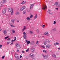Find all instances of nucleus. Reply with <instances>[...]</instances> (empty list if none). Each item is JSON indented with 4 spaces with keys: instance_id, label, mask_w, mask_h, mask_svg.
I'll list each match as a JSON object with an SVG mask.
<instances>
[{
    "instance_id": "obj_29",
    "label": "nucleus",
    "mask_w": 60,
    "mask_h": 60,
    "mask_svg": "<svg viewBox=\"0 0 60 60\" xmlns=\"http://www.w3.org/2000/svg\"><path fill=\"white\" fill-rule=\"evenodd\" d=\"M51 11L50 10H48L47 11V12L48 13H49L50 12H51Z\"/></svg>"
},
{
    "instance_id": "obj_64",
    "label": "nucleus",
    "mask_w": 60,
    "mask_h": 60,
    "mask_svg": "<svg viewBox=\"0 0 60 60\" xmlns=\"http://www.w3.org/2000/svg\"><path fill=\"white\" fill-rule=\"evenodd\" d=\"M22 57V56H20V58H21Z\"/></svg>"
},
{
    "instance_id": "obj_20",
    "label": "nucleus",
    "mask_w": 60,
    "mask_h": 60,
    "mask_svg": "<svg viewBox=\"0 0 60 60\" xmlns=\"http://www.w3.org/2000/svg\"><path fill=\"white\" fill-rule=\"evenodd\" d=\"M14 13V11H13V10H12L11 12V15H13Z\"/></svg>"
},
{
    "instance_id": "obj_47",
    "label": "nucleus",
    "mask_w": 60,
    "mask_h": 60,
    "mask_svg": "<svg viewBox=\"0 0 60 60\" xmlns=\"http://www.w3.org/2000/svg\"><path fill=\"white\" fill-rule=\"evenodd\" d=\"M56 28H54L53 29V30H54V31H56Z\"/></svg>"
},
{
    "instance_id": "obj_23",
    "label": "nucleus",
    "mask_w": 60,
    "mask_h": 60,
    "mask_svg": "<svg viewBox=\"0 0 60 60\" xmlns=\"http://www.w3.org/2000/svg\"><path fill=\"white\" fill-rule=\"evenodd\" d=\"M37 14H36L35 15V16L34 17V19H35L37 18Z\"/></svg>"
},
{
    "instance_id": "obj_49",
    "label": "nucleus",
    "mask_w": 60,
    "mask_h": 60,
    "mask_svg": "<svg viewBox=\"0 0 60 60\" xmlns=\"http://www.w3.org/2000/svg\"><path fill=\"white\" fill-rule=\"evenodd\" d=\"M56 44L57 45H59V43L58 42H56Z\"/></svg>"
},
{
    "instance_id": "obj_51",
    "label": "nucleus",
    "mask_w": 60,
    "mask_h": 60,
    "mask_svg": "<svg viewBox=\"0 0 60 60\" xmlns=\"http://www.w3.org/2000/svg\"><path fill=\"white\" fill-rule=\"evenodd\" d=\"M10 42H7V44H10Z\"/></svg>"
},
{
    "instance_id": "obj_35",
    "label": "nucleus",
    "mask_w": 60,
    "mask_h": 60,
    "mask_svg": "<svg viewBox=\"0 0 60 60\" xmlns=\"http://www.w3.org/2000/svg\"><path fill=\"white\" fill-rule=\"evenodd\" d=\"M19 45V44L18 43H16L15 44V47H17V46H18V45Z\"/></svg>"
},
{
    "instance_id": "obj_62",
    "label": "nucleus",
    "mask_w": 60,
    "mask_h": 60,
    "mask_svg": "<svg viewBox=\"0 0 60 60\" xmlns=\"http://www.w3.org/2000/svg\"><path fill=\"white\" fill-rule=\"evenodd\" d=\"M55 9H56V10H58V9L57 8H56Z\"/></svg>"
},
{
    "instance_id": "obj_39",
    "label": "nucleus",
    "mask_w": 60,
    "mask_h": 60,
    "mask_svg": "<svg viewBox=\"0 0 60 60\" xmlns=\"http://www.w3.org/2000/svg\"><path fill=\"white\" fill-rule=\"evenodd\" d=\"M57 7H59L60 6V4H58L57 5H56Z\"/></svg>"
},
{
    "instance_id": "obj_31",
    "label": "nucleus",
    "mask_w": 60,
    "mask_h": 60,
    "mask_svg": "<svg viewBox=\"0 0 60 60\" xmlns=\"http://www.w3.org/2000/svg\"><path fill=\"white\" fill-rule=\"evenodd\" d=\"M33 31H30V32H29V33L30 34H33Z\"/></svg>"
},
{
    "instance_id": "obj_46",
    "label": "nucleus",
    "mask_w": 60,
    "mask_h": 60,
    "mask_svg": "<svg viewBox=\"0 0 60 60\" xmlns=\"http://www.w3.org/2000/svg\"><path fill=\"white\" fill-rule=\"evenodd\" d=\"M47 42H48V43H50V41H47Z\"/></svg>"
},
{
    "instance_id": "obj_9",
    "label": "nucleus",
    "mask_w": 60,
    "mask_h": 60,
    "mask_svg": "<svg viewBox=\"0 0 60 60\" xmlns=\"http://www.w3.org/2000/svg\"><path fill=\"white\" fill-rule=\"evenodd\" d=\"M26 27L25 26H23V28L22 30V32H23V31H24L26 29Z\"/></svg>"
},
{
    "instance_id": "obj_58",
    "label": "nucleus",
    "mask_w": 60,
    "mask_h": 60,
    "mask_svg": "<svg viewBox=\"0 0 60 60\" xmlns=\"http://www.w3.org/2000/svg\"><path fill=\"white\" fill-rule=\"evenodd\" d=\"M49 14H51V15L52 14H53V13H52V12L50 13H50H49Z\"/></svg>"
},
{
    "instance_id": "obj_14",
    "label": "nucleus",
    "mask_w": 60,
    "mask_h": 60,
    "mask_svg": "<svg viewBox=\"0 0 60 60\" xmlns=\"http://www.w3.org/2000/svg\"><path fill=\"white\" fill-rule=\"evenodd\" d=\"M15 14L16 15H19V12L18 11H17L16 12Z\"/></svg>"
},
{
    "instance_id": "obj_5",
    "label": "nucleus",
    "mask_w": 60,
    "mask_h": 60,
    "mask_svg": "<svg viewBox=\"0 0 60 60\" xmlns=\"http://www.w3.org/2000/svg\"><path fill=\"white\" fill-rule=\"evenodd\" d=\"M47 49H49L50 48L51 45L49 44L46 45H45Z\"/></svg>"
},
{
    "instance_id": "obj_48",
    "label": "nucleus",
    "mask_w": 60,
    "mask_h": 60,
    "mask_svg": "<svg viewBox=\"0 0 60 60\" xmlns=\"http://www.w3.org/2000/svg\"><path fill=\"white\" fill-rule=\"evenodd\" d=\"M2 47V45H0V49H1V48Z\"/></svg>"
},
{
    "instance_id": "obj_45",
    "label": "nucleus",
    "mask_w": 60,
    "mask_h": 60,
    "mask_svg": "<svg viewBox=\"0 0 60 60\" xmlns=\"http://www.w3.org/2000/svg\"><path fill=\"white\" fill-rule=\"evenodd\" d=\"M5 57V56H3L2 57V59H4V58Z\"/></svg>"
},
{
    "instance_id": "obj_63",
    "label": "nucleus",
    "mask_w": 60,
    "mask_h": 60,
    "mask_svg": "<svg viewBox=\"0 0 60 60\" xmlns=\"http://www.w3.org/2000/svg\"><path fill=\"white\" fill-rule=\"evenodd\" d=\"M56 41V42H58V41L57 40Z\"/></svg>"
},
{
    "instance_id": "obj_2",
    "label": "nucleus",
    "mask_w": 60,
    "mask_h": 60,
    "mask_svg": "<svg viewBox=\"0 0 60 60\" xmlns=\"http://www.w3.org/2000/svg\"><path fill=\"white\" fill-rule=\"evenodd\" d=\"M6 12V9L5 8H4L3 9L2 13L3 14H4Z\"/></svg>"
},
{
    "instance_id": "obj_17",
    "label": "nucleus",
    "mask_w": 60,
    "mask_h": 60,
    "mask_svg": "<svg viewBox=\"0 0 60 60\" xmlns=\"http://www.w3.org/2000/svg\"><path fill=\"white\" fill-rule=\"evenodd\" d=\"M17 49H20V48H21V46L20 45H18V46L17 47Z\"/></svg>"
},
{
    "instance_id": "obj_30",
    "label": "nucleus",
    "mask_w": 60,
    "mask_h": 60,
    "mask_svg": "<svg viewBox=\"0 0 60 60\" xmlns=\"http://www.w3.org/2000/svg\"><path fill=\"white\" fill-rule=\"evenodd\" d=\"M58 4V2H56L54 4V5H57Z\"/></svg>"
},
{
    "instance_id": "obj_43",
    "label": "nucleus",
    "mask_w": 60,
    "mask_h": 60,
    "mask_svg": "<svg viewBox=\"0 0 60 60\" xmlns=\"http://www.w3.org/2000/svg\"><path fill=\"white\" fill-rule=\"evenodd\" d=\"M8 40H11V38H8L7 40V41H8Z\"/></svg>"
},
{
    "instance_id": "obj_33",
    "label": "nucleus",
    "mask_w": 60,
    "mask_h": 60,
    "mask_svg": "<svg viewBox=\"0 0 60 60\" xmlns=\"http://www.w3.org/2000/svg\"><path fill=\"white\" fill-rule=\"evenodd\" d=\"M12 33H15V30H14V29H13L12 30Z\"/></svg>"
},
{
    "instance_id": "obj_12",
    "label": "nucleus",
    "mask_w": 60,
    "mask_h": 60,
    "mask_svg": "<svg viewBox=\"0 0 60 60\" xmlns=\"http://www.w3.org/2000/svg\"><path fill=\"white\" fill-rule=\"evenodd\" d=\"M15 57L17 58V57H19V56L17 53H15L14 55Z\"/></svg>"
},
{
    "instance_id": "obj_27",
    "label": "nucleus",
    "mask_w": 60,
    "mask_h": 60,
    "mask_svg": "<svg viewBox=\"0 0 60 60\" xmlns=\"http://www.w3.org/2000/svg\"><path fill=\"white\" fill-rule=\"evenodd\" d=\"M26 3V2L25 1H23L22 2L21 4H25Z\"/></svg>"
},
{
    "instance_id": "obj_26",
    "label": "nucleus",
    "mask_w": 60,
    "mask_h": 60,
    "mask_svg": "<svg viewBox=\"0 0 60 60\" xmlns=\"http://www.w3.org/2000/svg\"><path fill=\"white\" fill-rule=\"evenodd\" d=\"M34 6V4H32L30 5V9H31V8L33 7V6Z\"/></svg>"
},
{
    "instance_id": "obj_57",
    "label": "nucleus",
    "mask_w": 60,
    "mask_h": 60,
    "mask_svg": "<svg viewBox=\"0 0 60 60\" xmlns=\"http://www.w3.org/2000/svg\"><path fill=\"white\" fill-rule=\"evenodd\" d=\"M38 41H37V42H36V43L37 44H38Z\"/></svg>"
},
{
    "instance_id": "obj_10",
    "label": "nucleus",
    "mask_w": 60,
    "mask_h": 60,
    "mask_svg": "<svg viewBox=\"0 0 60 60\" xmlns=\"http://www.w3.org/2000/svg\"><path fill=\"white\" fill-rule=\"evenodd\" d=\"M34 42H35V41H31L30 42V44L31 45H34Z\"/></svg>"
},
{
    "instance_id": "obj_34",
    "label": "nucleus",
    "mask_w": 60,
    "mask_h": 60,
    "mask_svg": "<svg viewBox=\"0 0 60 60\" xmlns=\"http://www.w3.org/2000/svg\"><path fill=\"white\" fill-rule=\"evenodd\" d=\"M43 52L44 53H47V52L45 50H43Z\"/></svg>"
},
{
    "instance_id": "obj_22",
    "label": "nucleus",
    "mask_w": 60,
    "mask_h": 60,
    "mask_svg": "<svg viewBox=\"0 0 60 60\" xmlns=\"http://www.w3.org/2000/svg\"><path fill=\"white\" fill-rule=\"evenodd\" d=\"M26 19L28 20H30L31 19L29 17H27L26 18Z\"/></svg>"
},
{
    "instance_id": "obj_50",
    "label": "nucleus",
    "mask_w": 60,
    "mask_h": 60,
    "mask_svg": "<svg viewBox=\"0 0 60 60\" xmlns=\"http://www.w3.org/2000/svg\"><path fill=\"white\" fill-rule=\"evenodd\" d=\"M14 38H15V39L14 40L15 41L16 40V37H14Z\"/></svg>"
},
{
    "instance_id": "obj_61",
    "label": "nucleus",
    "mask_w": 60,
    "mask_h": 60,
    "mask_svg": "<svg viewBox=\"0 0 60 60\" xmlns=\"http://www.w3.org/2000/svg\"><path fill=\"white\" fill-rule=\"evenodd\" d=\"M15 41L14 40H12L11 41V42H13V41Z\"/></svg>"
},
{
    "instance_id": "obj_8",
    "label": "nucleus",
    "mask_w": 60,
    "mask_h": 60,
    "mask_svg": "<svg viewBox=\"0 0 60 60\" xmlns=\"http://www.w3.org/2000/svg\"><path fill=\"white\" fill-rule=\"evenodd\" d=\"M3 32L5 35V36H6V35H7V32H6V30H4L3 31Z\"/></svg>"
},
{
    "instance_id": "obj_44",
    "label": "nucleus",
    "mask_w": 60,
    "mask_h": 60,
    "mask_svg": "<svg viewBox=\"0 0 60 60\" xmlns=\"http://www.w3.org/2000/svg\"><path fill=\"white\" fill-rule=\"evenodd\" d=\"M42 56H43V58H44L45 56L44 55V54H42Z\"/></svg>"
},
{
    "instance_id": "obj_42",
    "label": "nucleus",
    "mask_w": 60,
    "mask_h": 60,
    "mask_svg": "<svg viewBox=\"0 0 60 60\" xmlns=\"http://www.w3.org/2000/svg\"><path fill=\"white\" fill-rule=\"evenodd\" d=\"M56 22L55 21H54V22H53V24H54V25H55L56 24Z\"/></svg>"
},
{
    "instance_id": "obj_16",
    "label": "nucleus",
    "mask_w": 60,
    "mask_h": 60,
    "mask_svg": "<svg viewBox=\"0 0 60 60\" xmlns=\"http://www.w3.org/2000/svg\"><path fill=\"white\" fill-rule=\"evenodd\" d=\"M52 56L54 58H56V55L55 54H53L52 55Z\"/></svg>"
},
{
    "instance_id": "obj_7",
    "label": "nucleus",
    "mask_w": 60,
    "mask_h": 60,
    "mask_svg": "<svg viewBox=\"0 0 60 60\" xmlns=\"http://www.w3.org/2000/svg\"><path fill=\"white\" fill-rule=\"evenodd\" d=\"M25 8L26 7L25 6H23L21 8L20 11H23L24 9H25Z\"/></svg>"
},
{
    "instance_id": "obj_37",
    "label": "nucleus",
    "mask_w": 60,
    "mask_h": 60,
    "mask_svg": "<svg viewBox=\"0 0 60 60\" xmlns=\"http://www.w3.org/2000/svg\"><path fill=\"white\" fill-rule=\"evenodd\" d=\"M37 33H39V30L38 29L37 30Z\"/></svg>"
},
{
    "instance_id": "obj_19",
    "label": "nucleus",
    "mask_w": 60,
    "mask_h": 60,
    "mask_svg": "<svg viewBox=\"0 0 60 60\" xmlns=\"http://www.w3.org/2000/svg\"><path fill=\"white\" fill-rule=\"evenodd\" d=\"M48 56L47 55H45V56H44V58H48Z\"/></svg>"
},
{
    "instance_id": "obj_1",
    "label": "nucleus",
    "mask_w": 60,
    "mask_h": 60,
    "mask_svg": "<svg viewBox=\"0 0 60 60\" xmlns=\"http://www.w3.org/2000/svg\"><path fill=\"white\" fill-rule=\"evenodd\" d=\"M29 56L30 57L33 58L34 57V55L32 53H30L29 54Z\"/></svg>"
},
{
    "instance_id": "obj_3",
    "label": "nucleus",
    "mask_w": 60,
    "mask_h": 60,
    "mask_svg": "<svg viewBox=\"0 0 60 60\" xmlns=\"http://www.w3.org/2000/svg\"><path fill=\"white\" fill-rule=\"evenodd\" d=\"M35 50V49L34 48H32L30 49V51L32 53H34Z\"/></svg>"
},
{
    "instance_id": "obj_18",
    "label": "nucleus",
    "mask_w": 60,
    "mask_h": 60,
    "mask_svg": "<svg viewBox=\"0 0 60 60\" xmlns=\"http://www.w3.org/2000/svg\"><path fill=\"white\" fill-rule=\"evenodd\" d=\"M23 37L24 39H26V34H24Z\"/></svg>"
},
{
    "instance_id": "obj_38",
    "label": "nucleus",
    "mask_w": 60,
    "mask_h": 60,
    "mask_svg": "<svg viewBox=\"0 0 60 60\" xmlns=\"http://www.w3.org/2000/svg\"><path fill=\"white\" fill-rule=\"evenodd\" d=\"M27 43L28 44H29V43H30V41H28Z\"/></svg>"
},
{
    "instance_id": "obj_59",
    "label": "nucleus",
    "mask_w": 60,
    "mask_h": 60,
    "mask_svg": "<svg viewBox=\"0 0 60 60\" xmlns=\"http://www.w3.org/2000/svg\"><path fill=\"white\" fill-rule=\"evenodd\" d=\"M45 26H46V25H43V27H45Z\"/></svg>"
},
{
    "instance_id": "obj_28",
    "label": "nucleus",
    "mask_w": 60,
    "mask_h": 60,
    "mask_svg": "<svg viewBox=\"0 0 60 60\" xmlns=\"http://www.w3.org/2000/svg\"><path fill=\"white\" fill-rule=\"evenodd\" d=\"M8 38H10V37L9 36H8L6 37H5L4 38L5 40H7Z\"/></svg>"
},
{
    "instance_id": "obj_53",
    "label": "nucleus",
    "mask_w": 60,
    "mask_h": 60,
    "mask_svg": "<svg viewBox=\"0 0 60 60\" xmlns=\"http://www.w3.org/2000/svg\"><path fill=\"white\" fill-rule=\"evenodd\" d=\"M13 42H12L10 44V45H13Z\"/></svg>"
},
{
    "instance_id": "obj_21",
    "label": "nucleus",
    "mask_w": 60,
    "mask_h": 60,
    "mask_svg": "<svg viewBox=\"0 0 60 60\" xmlns=\"http://www.w3.org/2000/svg\"><path fill=\"white\" fill-rule=\"evenodd\" d=\"M47 40H45V41L44 43V45H46L47 44Z\"/></svg>"
},
{
    "instance_id": "obj_4",
    "label": "nucleus",
    "mask_w": 60,
    "mask_h": 60,
    "mask_svg": "<svg viewBox=\"0 0 60 60\" xmlns=\"http://www.w3.org/2000/svg\"><path fill=\"white\" fill-rule=\"evenodd\" d=\"M49 34V32L48 31H46L45 32L44 34V35H46V36H49V35L48 34Z\"/></svg>"
},
{
    "instance_id": "obj_11",
    "label": "nucleus",
    "mask_w": 60,
    "mask_h": 60,
    "mask_svg": "<svg viewBox=\"0 0 60 60\" xmlns=\"http://www.w3.org/2000/svg\"><path fill=\"white\" fill-rule=\"evenodd\" d=\"M7 2V1L6 0H3L1 1V3L2 4H4L5 3H6Z\"/></svg>"
},
{
    "instance_id": "obj_41",
    "label": "nucleus",
    "mask_w": 60,
    "mask_h": 60,
    "mask_svg": "<svg viewBox=\"0 0 60 60\" xmlns=\"http://www.w3.org/2000/svg\"><path fill=\"white\" fill-rule=\"evenodd\" d=\"M23 34H26V32L25 33V32H24L23 33Z\"/></svg>"
},
{
    "instance_id": "obj_32",
    "label": "nucleus",
    "mask_w": 60,
    "mask_h": 60,
    "mask_svg": "<svg viewBox=\"0 0 60 60\" xmlns=\"http://www.w3.org/2000/svg\"><path fill=\"white\" fill-rule=\"evenodd\" d=\"M16 60H20V59L19 58V57L17 58H16Z\"/></svg>"
},
{
    "instance_id": "obj_15",
    "label": "nucleus",
    "mask_w": 60,
    "mask_h": 60,
    "mask_svg": "<svg viewBox=\"0 0 60 60\" xmlns=\"http://www.w3.org/2000/svg\"><path fill=\"white\" fill-rule=\"evenodd\" d=\"M46 8H47V6L46 5V6H44L42 8V9L43 10H45Z\"/></svg>"
},
{
    "instance_id": "obj_56",
    "label": "nucleus",
    "mask_w": 60,
    "mask_h": 60,
    "mask_svg": "<svg viewBox=\"0 0 60 60\" xmlns=\"http://www.w3.org/2000/svg\"><path fill=\"white\" fill-rule=\"evenodd\" d=\"M28 40H26V41H26V42H27H27H28Z\"/></svg>"
},
{
    "instance_id": "obj_60",
    "label": "nucleus",
    "mask_w": 60,
    "mask_h": 60,
    "mask_svg": "<svg viewBox=\"0 0 60 60\" xmlns=\"http://www.w3.org/2000/svg\"><path fill=\"white\" fill-rule=\"evenodd\" d=\"M1 7H2V6H4V5H3V4H1Z\"/></svg>"
},
{
    "instance_id": "obj_54",
    "label": "nucleus",
    "mask_w": 60,
    "mask_h": 60,
    "mask_svg": "<svg viewBox=\"0 0 60 60\" xmlns=\"http://www.w3.org/2000/svg\"><path fill=\"white\" fill-rule=\"evenodd\" d=\"M54 46H56V43H54Z\"/></svg>"
},
{
    "instance_id": "obj_40",
    "label": "nucleus",
    "mask_w": 60,
    "mask_h": 60,
    "mask_svg": "<svg viewBox=\"0 0 60 60\" xmlns=\"http://www.w3.org/2000/svg\"><path fill=\"white\" fill-rule=\"evenodd\" d=\"M33 17V15H31L30 16V18L31 19Z\"/></svg>"
},
{
    "instance_id": "obj_52",
    "label": "nucleus",
    "mask_w": 60,
    "mask_h": 60,
    "mask_svg": "<svg viewBox=\"0 0 60 60\" xmlns=\"http://www.w3.org/2000/svg\"><path fill=\"white\" fill-rule=\"evenodd\" d=\"M41 47H42V48H45V47L44 46H41Z\"/></svg>"
},
{
    "instance_id": "obj_25",
    "label": "nucleus",
    "mask_w": 60,
    "mask_h": 60,
    "mask_svg": "<svg viewBox=\"0 0 60 60\" xmlns=\"http://www.w3.org/2000/svg\"><path fill=\"white\" fill-rule=\"evenodd\" d=\"M15 19H13L11 21V22H12V23L13 24H14V21H15Z\"/></svg>"
},
{
    "instance_id": "obj_55",
    "label": "nucleus",
    "mask_w": 60,
    "mask_h": 60,
    "mask_svg": "<svg viewBox=\"0 0 60 60\" xmlns=\"http://www.w3.org/2000/svg\"><path fill=\"white\" fill-rule=\"evenodd\" d=\"M35 60V58H32V60Z\"/></svg>"
},
{
    "instance_id": "obj_6",
    "label": "nucleus",
    "mask_w": 60,
    "mask_h": 60,
    "mask_svg": "<svg viewBox=\"0 0 60 60\" xmlns=\"http://www.w3.org/2000/svg\"><path fill=\"white\" fill-rule=\"evenodd\" d=\"M12 10H13V9L11 8H9L8 9V12H11Z\"/></svg>"
},
{
    "instance_id": "obj_13",
    "label": "nucleus",
    "mask_w": 60,
    "mask_h": 60,
    "mask_svg": "<svg viewBox=\"0 0 60 60\" xmlns=\"http://www.w3.org/2000/svg\"><path fill=\"white\" fill-rule=\"evenodd\" d=\"M10 25L12 27H15V26L13 25V24L11 23H10Z\"/></svg>"
},
{
    "instance_id": "obj_36",
    "label": "nucleus",
    "mask_w": 60,
    "mask_h": 60,
    "mask_svg": "<svg viewBox=\"0 0 60 60\" xmlns=\"http://www.w3.org/2000/svg\"><path fill=\"white\" fill-rule=\"evenodd\" d=\"M29 51V48H28V49H27L26 50V52L27 53L28 52V51Z\"/></svg>"
},
{
    "instance_id": "obj_24",
    "label": "nucleus",
    "mask_w": 60,
    "mask_h": 60,
    "mask_svg": "<svg viewBox=\"0 0 60 60\" xmlns=\"http://www.w3.org/2000/svg\"><path fill=\"white\" fill-rule=\"evenodd\" d=\"M23 14H25V15H26V11H25L23 12Z\"/></svg>"
}]
</instances>
